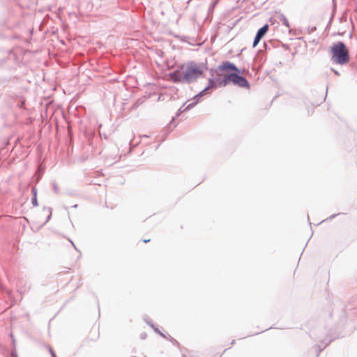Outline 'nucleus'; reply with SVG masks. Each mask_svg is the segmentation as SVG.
<instances>
[{
	"mask_svg": "<svg viewBox=\"0 0 357 357\" xmlns=\"http://www.w3.org/2000/svg\"><path fill=\"white\" fill-rule=\"evenodd\" d=\"M202 73L199 66L195 63H190L186 66H182L181 70L174 72L172 77L178 82H190L200 77Z\"/></svg>",
	"mask_w": 357,
	"mask_h": 357,
	"instance_id": "1",
	"label": "nucleus"
},
{
	"mask_svg": "<svg viewBox=\"0 0 357 357\" xmlns=\"http://www.w3.org/2000/svg\"><path fill=\"white\" fill-rule=\"evenodd\" d=\"M332 61L340 65H344L349 61V50L342 42L333 45L331 49Z\"/></svg>",
	"mask_w": 357,
	"mask_h": 357,
	"instance_id": "2",
	"label": "nucleus"
},
{
	"mask_svg": "<svg viewBox=\"0 0 357 357\" xmlns=\"http://www.w3.org/2000/svg\"><path fill=\"white\" fill-rule=\"evenodd\" d=\"M228 82H231L234 84L241 87H248L249 83L245 78L240 76L236 73H231L225 77L224 85H226Z\"/></svg>",
	"mask_w": 357,
	"mask_h": 357,
	"instance_id": "3",
	"label": "nucleus"
},
{
	"mask_svg": "<svg viewBox=\"0 0 357 357\" xmlns=\"http://www.w3.org/2000/svg\"><path fill=\"white\" fill-rule=\"evenodd\" d=\"M268 25L265 24L264 26H262L261 29H259L256 34V36L255 38V40L253 43V47H256L257 44L259 43L260 40L264 36V35L267 33L268 31Z\"/></svg>",
	"mask_w": 357,
	"mask_h": 357,
	"instance_id": "4",
	"label": "nucleus"
},
{
	"mask_svg": "<svg viewBox=\"0 0 357 357\" xmlns=\"http://www.w3.org/2000/svg\"><path fill=\"white\" fill-rule=\"evenodd\" d=\"M219 69L222 71L234 70L239 72V70L231 63L229 61L223 62L220 66Z\"/></svg>",
	"mask_w": 357,
	"mask_h": 357,
	"instance_id": "5",
	"label": "nucleus"
},
{
	"mask_svg": "<svg viewBox=\"0 0 357 357\" xmlns=\"http://www.w3.org/2000/svg\"><path fill=\"white\" fill-rule=\"evenodd\" d=\"M282 20V24H283L285 26H287V27H288V28L290 26V25H289V21L287 20V19L286 17H283Z\"/></svg>",
	"mask_w": 357,
	"mask_h": 357,
	"instance_id": "6",
	"label": "nucleus"
},
{
	"mask_svg": "<svg viewBox=\"0 0 357 357\" xmlns=\"http://www.w3.org/2000/svg\"><path fill=\"white\" fill-rule=\"evenodd\" d=\"M149 241H150L149 239H145V240H144V243H147V242H149Z\"/></svg>",
	"mask_w": 357,
	"mask_h": 357,
	"instance_id": "7",
	"label": "nucleus"
},
{
	"mask_svg": "<svg viewBox=\"0 0 357 357\" xmlns=\"http://www.w3.org/2000/svg\"><path fill=\"white\" fill-rule=\"evenodd\" d=\"M206 90H207V88H206V89H205L203 91H202L200 94H203V93H204V92Z\"/></svg>",
	"mask_w": 357,
	"mask_h": 357,
	"instance_id": "8",
	"label": "nucleus"
},
{
	"mask_svg": "<svg viewBox=\"0 0 357 357\" xmlns=\"http://www.w3.org/2000/svg\"><path fill=\"white\" fill-rule=\"evenodd\" d=\"M192 105H193V104L188 105V107L192 106Z\"/></svg>",
	"mask_w": 357,
	"mask_h": 357,
	"instance_id": "9",
	"label": "nucleus"
},
{
	"mask_svg": "<svg viewBox=\"0 0 357 357\" xmlns=\"http://www.w3.org/2000/svg\"><path fill=\"white\" fill-rule=\"evenodd\" d=\"M52 356H53V357H55V354H54L53 353H52Z\"/></svg>",
	"mask_w": 357,
	"mask_h": 357,
	"instance_id": "10",
	"label": "nucleus"
}]
</instances>
